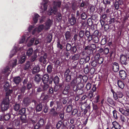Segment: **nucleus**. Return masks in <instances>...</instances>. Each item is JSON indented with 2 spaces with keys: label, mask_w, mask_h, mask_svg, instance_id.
<instances>
[{
  "label": "nucleus",
  "mask_w": 129,
  "mask_h": 129,
  "mask_svg": "<svg viewBox=\"0 0 129 129\" xmlns=\"http://www.w3.org/2000/svg\"><path fill=\"white\" fill-rule=\"evenodd\" d=\"M8 82H6L5 85H4V91L6 92L5 97L3 99L1 105V109L3 112L7 110L8 109Z\"/></svg>",
  "instance_id": "nucleus-1"
},
{
  "label": "nucleus",
  "mask_w": 129,
  "mask_h": 129,
  "mask_svg": "<svg viewBox=\"0 0 129 129\" xmlns=\"http://www.w3.org/2000/svg\"><path fill=\"white\" fill-rule=\"evenodd\" d=\"M61 2L60 1H56L54 2V6L53 8H50L49 10V12L48 13L49 15H51L52 13L54 14L57 11V7L60 8L61 5Z\"/></svg>",
  "instance_id": "nucleus-2"
},
{
  "label": "nucleus",
  "mask_w": 129,
  "mask_h": 129,
  "mask_svg": "<svg viewBox=\"0 0 129 129\" xmlns=\"http://www.w3.org/2000/svg\"><path fill=\"white\" fill-rule=\"evenodd\" d=\"M118 111L122 114L125 116L129 115V109H126L125 108L119 107Z\"/></svg>",
  "instance_id": "nucleus-3"
},
{
  "label": "nucleus",
  "mask_w": 129,
  "mask_h": 129,
  "mask_svg": "<svg viewBox=\"0 0 129 129\" xmlns=\"http://www.w3.org/2000/svg\"><path fill=\"white\" fill-rule=\"evenodd\" d=\"M120 62L121 63L124 65H126L128 63V61L127 57L125 56L122 55L120 57Z\"/></svg>",
  "instance_id": "nucleus-4"
},
{
  "label": "nucleus",
  "mask_w": 129,
  "mask_h": 129,
  "mask_svg": "<svg viewBox=\"0 0 129 129\" xmlns=\"http://www.w3.org/2000/svg\"><path fill=\"white\" fill-rule=\"evenodd\" d=\"M53 24V21L50 19H48L45 23V30L49 29Z\"/></svg>",
  "instance_id": "nucleus-5"
},
{
  "label": "nucleus",
  "mask_w": 129,
  "mask_h": 129,
  "mask_svg": "<svg viewBox=\"0 0 129 129\" xmlns=\"http://www.w3.org/2000/svg\"><path fill=\"white\" fill-rule=\"evenodd\" d=\"M112 68L114 72H116L119 70V66L118 64L115 62L112 63Z\"/></svg>",
  "instance_id": "nucleus-6"
},
{
  "label": "nucleus",
  "mask_w": 129,
  "mask_h": 129,
  "mask_svg": "<svg viewBox=\"0 0 129 129\" xmlns=\"http://www.w3.org/2000/svg\"><path fill=\"white\" fill-rule=\"evenodd\" d=\"M113 126L111 127V129H123L122 127L116 121L113 122Z\"/></svg>",
  "instance_id": "nucleus-7"
},
{
  "label": "nucleus",
  "mask_w": 129,
  "mask_h": 129,
  "mask_svg": "<svg viewBox=\"0 0 129 129\" xmlns=\"http://www.w3.org/2000/svg\"><path fill=\"white\" fill-rule=\"evenodd\" d=\"M24 54L23 52H22V53H21L20 52V51H19L18 53V58H20L19 59V61L21 63H23L25 60V58L24 56H22L20 54Z\"/></svg>",
  "instance_id": "nucleus-8"
},
{
  "label": "nucleus",
  "mask_w": 129,
  "mask_h": 129,
  "mask_svg": "<svg viewBox=\"0 0 129 129\" xmlns=\"http://www.w3.org/2000/svg\"><path fill=\"white\" fill-rule=\"evenodd\" d=\"M47 54L45 53L43 56H41L39 59V61L44 64L47 61Z\"/></svg>",
  "instance_id": "nucleus-9"
},
{
  "label": "nucleus",
  "mask_w": 129,
  "mask_h": 129,
  "mask_svg": "<svg viewBox=\"0 0 129 129\" xmlns=\"http://www.w3.org/2000/svg\"><path fill=\"white\" fill-rule=\"evenodd\" d=\"M80 82V80L78 78H77L76 79H74L71 82V84L73 85H75L77 84L78 85V86L79 87V86H81V85H83V84L81 83L79 84V83Z\"/></svg>",
  "instance_id": "nucleus-10"
},
{
  "label": "nucleus",
  "mask_w": 129,
  "mask_h": 129,
  "mask_svg": "<svg viewBox=\"0 0 129 129\" xmlns=\"http://www.w3.org/2000/svg\"><path fill=\"white\" fill-rule=\"evenodd\" d=\"M120 76L121 79L124 80L126 77V74L125 72L123 70H120L119 71Z\"/></svg>",
  "instance_id": "nucleus-11"
},
{
  "label": "nucleus",
  "mask_w": 129,
  "mask_h": 129,
  "mask_svg": "<svg viewBox=\"0 0 129 129\" xmlns=\"http://www.w3.org/2000/svg\"><path fill=\"white\" fill-rule=\"evenodd\" d=\"M42 80L43 83H47L48 82L49 80V77L48 74L44 75L43 77H42Z\"/></svg>",
  "instance_id": "nucleus-12"
},
{
  "label": "nucleus",
  "mask_w": 129,
  "mask_h": 129,
  "mask_svg": "<svg viewBox=\"0 0 129 129\" xmlns=\"http://www.w3.org/2000/svg\"><path fill=\"white\" fill-rule=\"evenodd\" d=\"M23 104L25 106H28L31 103L30 99L28 98H26L24 99L23 102Z\"/></svg>",
  "instance_id": "nucleus-13"
},
{
  "label": "nucleus",
  "mask_w": 129,
  "mask_h": 129,
  "mask_svg": "<svg viewBox=\"0 0 129 129\" xmlns=\"http://www.w3.org/2000/svg\"><path fill=\"white\" fill-rule=\"evenodd\" d=\"M40 70V68L39 65H35L33 68L32 73L33 74L39 72Z\"/></svg>",
  "instance_id": "nucleus-14"
},
{
  "label": "nucleus",
  "mask_w": 129,
  "mask_h": 129,
  "mask_svg": "<svg viewBox=\"0 0 129 129\" xmlns=\"http://www.w3.org/2000/svg\"><path fill=\"white\" fill-rule=\"evenodd\" d=\"M21 81V79L19 76L14 77L13 79L14 82L16 84H18Z\"/></svg>",
  "instance_id": "nucleus-15"
},
{
  "label": "nucleus",
  "mask_w": 129,
  "mask_h": 129,
  "mask_svg": "<svg viewBox=\"0 0 129 129\" xmlns=\"http://www.w3.org/2000/svg\"><path fill=\"white\" fill-rule=\"evenodd\" d=\"M42 76L39 74H37L35 76V80L38 82H39L41 80Z\"/></svg>",
  "instance_id": "nucleus-16"
},
{
  "label": "nucleus",
  "mask_w": 129,
  "mask_h": 129,
  "mask_svg": "<svg viewBox=\"0 0 129 129\" xmlns=\"http://www.w3.org/2000/svg\"><path fill=\"white\" fill-rule=\"evenodd\" d=\"M49 113L50 114L54 116H57V113L55 111V109L54 108H52L50 110Z\"/></svg>",
  "instance_id": "nucleus-17"
},
{
  "label": "nucleus",
  "mask_w": 129,
  "mask_h": 129,
  "mask_svg": "<svg viewBox=\"0 0 129 129\" xmlns=\"http://www.w3.org/2000/svg\"><path fill=\"white\" fill-rule=\"evenodd\" d=\"M44 2H45L44 3V4L43 6V7L42 6L40 8L42 9L43 10L42 12H43V11H44L46 10L47 9V3L48 1L47 0H43Z\"/></svg>",
  "instance_id": "nucleus-18"
},
{
  "label": "nucleus",
  "mask_w": 129,
  "mask_h": 129,
  "mask_svg": "<svg viewBox=\"0 0 129 129\" xmlns=\"http://www.w3.org/2000/svg\"><path fill=\"white\" fill-rule=\"evenodd\" d=\"M20 119L21 121L23 123H26L27 122L25 115H22L20 117Z\"/></svg>",
  "instance_id": "nucleus-19"
},
{
  "label": "nucleus",
  "mask_w": 129,
  "mask_h": 129,
  "mask_svg": "<svg viewBox=\"0 0 129 129\" xmlns=\"http://www.w3.org/2000/svg\"><path fill=\"white\" fill-rule=\"evenodd\" d=\"M117 84L118 87L121 88H123L124 87V84L123 82L120 80H118L117 82Z\"/></svg>",
  "instance_id": "nucleus-20"
},
{
  "label": "nucleus",
  "mask_w": 129,
  "mask_h": 129,
  "mask_svg": "<svg viewBox=\"0 0 129 129\" xmlns=\"http://www.w3.org/2000/svg\"><path fill=\"white\" fill-rule=\"evenodd\" d=\"M70 89V86L69 85L66 86L64 88L63 91V94L66 95L67 94L68 92V90Z\"/></svg>",
  "instance_id": "nucleus-21"
},
{
  "label": "nucleus",
  "mask_w": 129,
  "mask_h": 129,
  "mask_svg": "<svg viewBox=\"0 0 129 129\" xmlns=\"http://www.w3.org/2000/svg\"><path fill=\"white\" fill-rule=\"evenodd\" d=\"M41 85L43 91L46 90L48 88V85L47 84V83H43V84L42 83Z\"/></svg>",
  "instance_id": "nucleus-22"
},
{
  "label": "nucleus",
  "mask_w": 129,
  "mask_h": 129,
  "mask_svg": "<svg viewBox=\"0 0 129 129\" xmlns=\"http://www.w3.org/2000/svg\"><path fill=\"white\" fill-rule=\"evenodd\" d=\"M76 20L74 17H72L69 20V22L72 25H74L76 22Z\"/></svg>",
  "instance_id": "nucleus-23"
},
{
  "label": "nucleus",
  "mask_w": 129,
  "mask_h": 129,
  "mask_svg": "<svg viewBox=\"0 0 129 129\" xmlns=\"http://www.w3.org/2000/svg\"><path fill=\"white\" fill-rule=\"evenodd\" d=\"M53 68L51 65H49L47 67V70L48 73L49 74L52 71Z\"/></svg>",
  "instance_id": "nucleus-24"
},
{
  "label": "nucleus",
  "mask_w": 129,
  "mask_h": 129,
  "mask_svg": "<svg viewBox=\"0 0 129 129\" xmlns=\"http://www.w3.org/2000/svg\"><path fill=\"white\" fill-rule=\"evenodd\" d=\"M45 25H44L43 24H42L40 25L38 27V28L37 29L38 30V33H39L43 29H44L45 30Z\"/></svg>",
  "instance_id": "nucleus-25"
},
{
  "label": "nucleus",
  "mask_w": 129,
  "mask_h": 129,
  "mask_svg": "<svg viewBox=\"0 0 129 129\" xmlns=\"http://www.w3.org/2000/svg\"><path fill=\"white\" fill-rule=\"evenodd\" d=\"M53 81L55 85H58L59 82V78L57 76L54 78Z\"/></svg>",
  "instance_id": "nucleus-26"
},
{
  "label": "nucleus",
  "mask_w": 129,
  "mask_h": 129,
  "mask_svg": "<svg viewBox=\"0 0 129 129\" xmlns=\"http://www.w3.org/2000/svg\"><path fill=\"white\" fill-rule=\"evenodd\" d=\"M17 49L16 47L13 49L11 52V54H10V58H11L13 57L15 54L16 52H17Z\"/></svg>",
  "instance_id": "nucleus-27"
},
{
  "label": "nucleus",
  "mask_w": 129,
  "mask_h": 129,
  "mask_svg": "<svg viewBox=\"0 0 129 129\" xmlns=\"http://www.w3.org/2000/svg\"><path fill=\"white\" fill-rule=\"evenodd\" d=\"M30 67V62L29 61H28L26 62V63L25 64L24 69L25 70H27Z\"/></svg>",
  "instance_id": "nucleus-28"
},
{
  "label": "nucleus",
  "mask_w": 129,
  "mask_h": 129,
  "mask_svg": "<svg viewBox=\"0 0 129 129\" xmlns=\"http://www.w3.org/2000/svg\"><path fill=\"white\" fill-rule=\"evenodd\" d=\"M65 36L66 40L69 39L71 36L70 32L68 31L66 32L65 34Z\"/></svg>",
  "instance_id": "nucleus-29"
},
{
  "label": "nucleus",
  "mask_w": 129,
  "mask_h": 129,
  "mask_svg": "<svg viewBox=\"0 0 129 129\" xmlns=\"http://www.w3.org/2000/svg\"><path fill=\"white\" fill-rule=\"evenodd\" d=\"M43 106L41 104L38 105L36 106V109L37 111H40L42 108Z\"/></svg>",
  "instance_id": "nucleus-30"
},
{
  "label": "nucleus",
  "mask_w": 129,
  "mask_h": 129,
  "mask_svg": "<svg viewBox=\"0 0 129 129\" xmlns=\"http://www.w3.org/2000/svg\"><path fill=\"white\" fill-rule=\"evenodd\" d=\"M111 91L113 93L114 99L115 100H117L118 98V97L117 95V92L116 93L115 92L113 89H111Z\"/></svg>",
  "instance_id": "nucleus-31"
},
{
  "label": "nucleus",
  "mask_w": 129,
  "mask_h": 129,
  "mask_svg": "<svg viewBox=\"0 0 129 129\" xmlns=\"http://www.w3.org/2000/svg\"><path fill=\"white\" fill-rule=\"evenodd\" d=\"M62 122L61 120H59L56 124V127L57 129L59 128L61 126Z\"/></svg>",
  "instance_id": "nucleus-32"
},
{
  "label": "nucleus",
  "mask_w": 129,
  "mask_h": 129,
  "mask_svg": "<svg viewBox=\"0 0 129 129\" xmlns=\"http://www.w3.org/2000/svg\"><path fill=\"white\" fill-rule=\"evenodd\" d=\"M81 86L80 87H78L77 86H74L73 88V90L74 91H77L79 90L80 91H81V92L82 91H83L81 89L83 87V85H82V86L81 85Z\"/></svg>",
  "instance_id": "nucleus-33"
},
{
  "label": "nucleus",
  "mask_w": 129,
  "mask_h": 129,
  "mask_svg": "<svg viewBox=\"0 0 129 129\" xmlns=\"http://www.w3.org/2000/svg\"><path fill=\"white\" fill-rule=\"evenodd\" d=\"M44 93H42L41 94V96L42 98L44 101H46L48 98L49 96L47 94L44 95Z\"/></svg>",
  "instance_id": "nucleus-34"
},
{
  "label": "nucleus",
  "mask_w": 129,
  "mask_h": 129,
  "mask_svg": "<svg viewBox=\"0 0 129 129\" xmlns=\"http://www.w3.org/2000/svg\"><path fill=\"white\" fill-rule=\"evenodd\" d=\"M33 50L32 48H30L27 52V54L28 56H30L32 54Z\"/></svg>",
  "instance_id": "nucleus-35"
},
{
  "label": "nucleus",
  "mask_w": 129,
  "mask_h": 129,
  "mask_svg": "<svg viewBox=\"0 0 129 129\" xmlns=\"http://www.w3.org/2000/svg\"><path fill=\"white\" fill-rule=\"evenodd\" d=\"M52 39V35H48L47 37V42L50 43Z\"/></svg>",
  "instance_id": "nucleus-36"
},
{
  "label": "nucleus",
  "mask_w": 129,
  "mask_h": 129,
  "mask_svg": "<svg viewBox=\"0 0 129 129\" xmlns=\"http://www.w3.org/2000/svg\"><path fill=\"white\" fill-rule=\"evenodd\" d=\"M39 17V15L37 14H35L33 18V20L35 23L37 22L38 20V18Z\"/></svg>",
  "instance_id": "nucleus-37"
},
{
  "label": "nucleus",
  "mask_w": 129,
  "mask_h": 129,
  "mask_svg": "<svg viewBox=\"0 0 129 129\" xmlns=\"http://www.w3.org/2000/svg\"><path fill=\"white\" fill-rule=\"evenodd\" d=\"M79 55L78 54H75L72 56V59L74 60H77L79 58Z\"/></svg>",
  "instance_id": "nucleus-38"
},
{
  "label": "nucleus",
  "mask_w": 129,
  "mask_h": 129,
  "mask_svg": "<svg viewBox=\"0 0 129 129\" xmlns=\"http://www.w3.org/2000/svg\"><path fill=\"white\" fill-rule=\"evenodd\" d=\"M25 108H22L19 111V114L21 115H24L25 112Z\"/></svg>",
  "instance_id": "nucleus-39"
},
{
  "label": "nucleus",
  "mask_w": 129,
  "mask_h": 129,
  "mask_svg": "<svg viewBox=\"0 0 129 129\" xmlns=\"http://www.w3.org/2000/svg\"><path fill=\"white\" fill-rule=\"evenodd\" d=\"M108 102L111 105H115V103L113 101L111 98H108L107 100Z\"/></svg>",
  "instance_id": "nucleus-40"
},
{
  "label": "nucleus",
  "mask_w": 129,
  "mask_h": 129,
  "mask_svg": "<svg viewBox=\"0 0 129 129\" xmlns=\"http://www.w3.org/2000/svg\"><path fill=\"white\" fill-rule=\"evenodd\" d=\"M38 123L39 124L40 126H42L44 124V120L42 118L40 119Z\"/></svg>",
  "instance_id": "nucleus-41"
},
{
  "label": "nucleus",
  "mask_w": 129,
  "mask_h": 129,
  "mask_svg": "<svg viewBox=\"0 0 129 129\" xmlns=\"http://www.w3.org/2000/svg\"><path fill=\"white\" fill-rule=\"evenodd\" d=\"M34 38H33L30 41L28 44L27 46H28L29 47L32 45L34 42Z\"/></svg>",
  "instance_id": "nucleus-42"
},
{
  "label": "nucleus",
  "mask_w": 129,
  "mask_h": 129,
  "mask_svg": "<svg viewBox=\"0 0 129 129\" xmlns=\"http://www.w3.org/2000/svg\"><path fill=\"white\" fill-rule=\"evenodd\" d=\"M103 58L101 57H100V58L96 60L98 63L100 64H101L103 62Z\"/></svg>",
  "instance_id": "nucleus-43"
},
{
  "label": "nucleus",
  "mask_w": 129,
  "mask_h": 129,
  "mask_svg": "<svg viewBox=\"0 0 129 129\" xmlns=\"http://www.w3.org/2000/svg\"><path fill=\"white\" fill-rule=\"evenodd\" d=\"M117 94L118 97L119 98H122L123 96L122 93L120 91H118L117 92Z\"/></svg>",
  "instance_id": "nucleus-44"
},
{
  "label": "nucleus",
  "mask_w": 129,
  "mask_h": 129,
  "mask_svg": "<svg viewBox=\"0 0 129 129\" xmlns=\"http://www.w3.org/2000/svg\"><path fill=\"white\" fill-rule=\"evenodd\" d=\"M20 106L19 104H16L14 106V109L16 111H18L20 108Z\"/></svg>",
  "instance_id": "nucleus-45"
},
{
  "label": "nucleus",
  "mask_w": 129,
  "mask_h": 129,
  "mask_svg": "<svg viewBox=\"0 0 129 129\" xmlns=\"http://www.w3.org/2000/svg\"><path fill=\"white\" fill-rule=\"evenodd\" d=\"M26 89V88L25 86H23L20 89L21 93L23 94L25 92Z\"/></svg>",
  "instance_id": "nucleus-46"
},
{
  "label": "nucleus",
  "mask_w": 129,
  "mask_h": 129,
  "mask_svg": "<svg viewBox=\"0 0 129 129\" xmlns=\"http://www.w3.org/2000/svg\"><path fill=\"white\" fill-rule=\"evenodd\" d=\"M66 47V50L67 51H69L72 48L71 45L69 43L67 44Z\"/></svg>",
  "instance_id": "nucleus-47"
},
{
  "label": "nucleus",
  "mask_w": 129,
  "mask_h": 129,
  "mask_svg": "<svg viewBox=\"0 0 129 129\" xmlns=\"http://www.w3.org/2000/svg\"><path fill=\"white\" fill-rule=\"evenodd\" d=\"M55 15H56L57 16V17L58 18H57V19L58 20H60L61 18V14L58 12L57 13H56L55 14Z\"/></svg>",
  "instance_id": "nucleus-48"
},
{
  "label": "nucleus",
  "mask_w": 129,
  "mask_h": 129,
  "mask_svg": "<svg viewBox=\"0 0 129 129\" xmlns=\"http://www.w3.org/2000/svg\"><path fill=\"white\" fill-rule=\"evenodd\" d=\"M77 49L76 46H74L71 48V51L74 53H75Z\"/></svg>",
  "instance_id": "nucleus-49"
},
{
  "label": "nucleus",
  "mask_w": 129,
  "mask_h": 129,
  "mask_svg": "<svg viewBox=\"0 0 129 129\" xmlns=\"http://www.w3.org/2000/svg\"><path fill=\"white\" fill-rule=\"evenodd\" d=\"M84 31L82 30L80 31L79 33V36L80 38H82L84 36Z\"/></svg>",
  "instance_id": "nucleus-50"
},
{
  "label": "nucleus",
  "mask_w": 129,
  "mask_h": 129,
  "mask_svg": "<svg viewBox=\"0 0 129 129\" xmlns=\"http://www.w3.org/2000/svg\"><path fill=\"white\" fill-rule=\"evenodd\" d=\"M82 19L83 20H85L86 18V15L85 13H83L81 14V15Z\"/></svg>",
  "instance_id": "nucleus-51"
},
{
  "label": "nucleus",
  "mask_w": 129,
  "mask_h": 129,
  "mask_svg": "<svg viewBox=\"0 0 129 129\" xmlns=\"http://www.w3.org/2000/svg\"><path fill=\"white\" fill-rule=\"evenodd\" d=\"M72 110V108L71 106L69 105L67 106L66 109V111L68 112H71Z\"/></svg>",
  "instance_id": "nucleus-52"
},
{
  "label": "nucleus",
  "mask_w": 129,
  "mask_h": 129,
  "mask_svg": "<svg viewBox=\"0 0 129 129\" xmlns=\"http://www.w3.org/2000/svg\"><path fill=\"white\" fill-rule=\"evenodd\" d=\"M54 93L53 89L52 88H50L49 90L48 93L49 94L52 95Z\"/></svg>",
  "instance_id": "nucleus-53"
},
{
  "label": "nucleus",
  "mask_w": 129,
  "mask_h": 129,
  "mask_svg": "<svg viewBox=\"0 0 129 129\" xmlns=\"http://www.w3.org/2000/svg\"><path fill=\"white\" fill-rule=\"evenodd\" d=\"M25 36H23L22 37L20 41L19 42V43H22L24 42L25 41Z\"/></svg>",
  "instance_id": "nucleus-54"
},
{
  "label": "nucleus",
  "mask_w": 129,
  "mask_h": 129,
  "mask_svg": "<svg viewBox=\"0 0 129 129\" xmlns=\"http://www.w3.org/2000/svg\"><path fill=\"white\" fill-rule=\"evenodd\" d=\"M91 87V84L89 83L87 84L86 85V88L87 90H88L90 89Z\"/></svg>",
  "instance_id": "nucleus-55"
},
{
  "label": "nucleus",
  "mask_w": 129,
  "mask_h": 129,
  "mask_svg": "<svg viewBox=\"0 0 129 129\" xmlns=\"http://www.w3.org/2000/svg\"><path fill=\"white\" fill-rule=\"evenodd\" d=\"M113 116L116 119H117L118 117H117L116 112L115 110H114L113 111Z\"/></svg>",
  "instance_id": "nucleus-56"
},
{
  "label": "nucleus",
  "mask_w": 129,
  "mask_h": 129,
  "mask_svg": "<svg viewBox=\"0 0 129 129\" xmlns=\"http://www.w3.org/2000/svg\"><path fill=\"white\" fill-rule=\"evenodd\" d=\"M8 71V66H7L6 68H5L4 70L2 71V73L3 74H5Z\"/></svg>",
  "instance_id": "nucleus-57"
},
{
  "label": "nucleus",
  "mask_w": 129,
  "mask_h": 129,
  "mask_svg": "<svg viewBox=\"0 0 129 129\" xmlns=\"http://www.w3.org/2000/svg\"><path fill=\"white\" fill-rule=\"evenodd\" d=\"M59 116L61 119L60 120L62 121L63 120L64 118V114L62 113H60L59 114Z\"/></svg>",
  "instance_id": "nucleus-58"
},
{
  "label": "nucleus",
  "mask_w": 129,
  "mask_h": 129,
  "mask_svg": "<svg viewBox=\"0 0 129 129\" xmlns=\"http://www.w3.org/2000/svg\"><path fill=\"white\" fill-rule=\"evenodd\" d=\"M67 98H63L61 99V102L63 104H64L67 102Z\"/></svg>",
  "instance_id": "nucleus-59"
},
{
  "label": "nucleus",
  "mask_w": 129,
  "mask_h": 129,
  "mask_svg": "<svg viewBox=\"0 0 129 129\" xmlns=\"http://www.w3.org/2000/svg\"><path fill=\"white\" fill-rule=\"evenodd\" d=\"M109 49L107 48H105L104 49V53L106 55L109 52Z\"/></svg>",
  "instance_id": "nucleus-60"
},
{
  "label": "nucleus",
  "mask_w": 129,
  "mask_h": 129,
  "mask_svg": "<svg viewBox=\"0 0 129 129\" xmlns=\"http://www.w3.org/2000/svg\"><path fill=\"white\" fill-rule=\"evenodd\" d=\"M56 86L54 87V91L56 92L60 88V87L58 85H55Z\"/></svg>",
  "instance_id": "nucleus-61"
},
{
  "label": "nucleus",
  "mask_w": 129,
  "mask_h": 129,
  "mask_svg": "<svg viewBox=\"0 0 129 129\" xmlns=\"http://www.w3.org/2000/svg\"><path fill=\"white\" fill-rule=\"evenodd\" d=\"M37 92H41L42 91H44L42 87H41V85L37 88Z\"/></svg>",
  "instance_id": "nucleus-62"
},
{
  "label": "nucleus",
  "mask_w": 129,
  "mask_h": 129,
  "mask_svg": "<svg viewBox=\"0 0 129 129\" xmlns=\"http://www.w3.org/2000/svg\"><path fill=\"white\" fill-rule=\"evenodd\" d=\"M90 48L91 49L94 50L96 48L95 45L94 44H91L90 45Z\"/></svg>",
  "instance_id": "nucleus-63"
},
{
  "label": "nucleus",
  "mask_w": 129,
  "mask_h": 129,
  "mask_svg": "<svg viewBox=\"0 0 129 129\" xmlns=\"http://www.w3.org/2000/svg\"><path fill=\"white\" fill-rule=\"evenodd\" d=\"M88 24L89 26H91L92 24V21L90 19H88L87 20Z\"/></svg>",
  "instance_id": "nucleus-64"
}]
</instances>
